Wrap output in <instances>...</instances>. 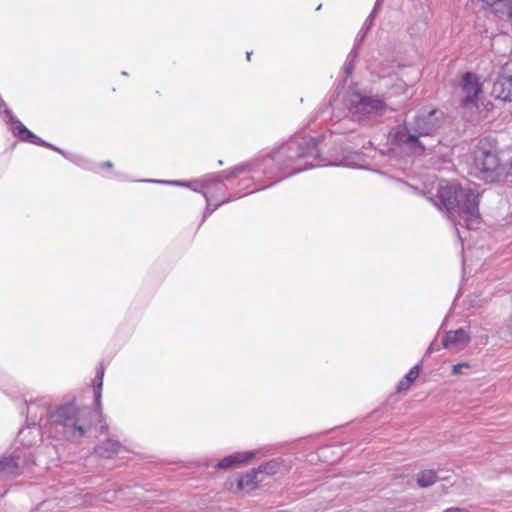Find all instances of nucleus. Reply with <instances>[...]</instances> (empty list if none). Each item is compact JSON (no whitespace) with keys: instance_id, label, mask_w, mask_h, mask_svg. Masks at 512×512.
I'll return each mask as SVG.
<instances>
[{"instance_id":"obj_1","label":"nucleus","mask_w":512,"mask_h":512,"mask_svg":"<svg viewBox=\"0 0 512 512\" xmlns=\"http://www.w3.org/2000/svg\"><path fill=\"white\" fill-rule=\"evenodd\" d=\"M442 116L443 113L437 109L419 112L396 132L397 143L413 155L431 153L440 143L433 136L441 128Z\"/></svg>"},{"instance_id":"obj_2","label":"nucleus","mask_w":512,"mask_h":512,"mask_svg":"<svg viewBox=\"0 0 512 512\" xmlns=\"http://www.w3.org/2000/svg\"><path fill=\"white\" fill-rule=\"evenodd\" d=\"M480 193L470 187L459 184L441 186L438 189L435 205L445 209L449 218L464 220L468 229H474L480 223Z\"/></svg>"},{"instance_id":"obj_3","label":"nucleus","mask_w":512,"mask_h":512,"mask_svg":"<svg viewBox=\"0 0 512 512\" xmlns=\"http://www.w3.org/2000/svg\"><path fill=\"white\" fill-rule=\"evenodd\" d=\"M272 160L279 170L293 175L315 166L330 165L320 156L317 141L312 137H294L277 149Z\"/></svg>"},{"instance_id":"obj_4","label":"nucleus","mask_w":512,"mask_h":512,"mask_svg":"<svg viewBox=\"0 0 512 512\" xmlns=\"http://www.w3.org/2000/svg\"><path fill=\"white\" fill-rule=\"evenodd\" d=\"M472 173L485 182H495L502 175L497 142L491 137L478 141L473 150Z\"/></svg>"},{"instance_id":"obj_5","label":"nucleus","mask_w":512,"mask_h":512,"mask_svg":"<svg viewBox=\"0 0 512 512\" xmlns=\"http://www.w3.org/2000/svg\"><path fill=\"white\" fill-rule=\"evenodd\" d=\"M90 414L87 408H78L73 403L61 405L56 411L50 413L49 422L55 427H62L64 432L82 437L85 434L87 416Z\"/></svg>"},{"instance_id":"obj_6","label":"nucleus","mask_w":512,"mask_h":512,"mask_svg":"<svg viewBox=\"0 0 512 512\" xmlns=\"http://www.w3.org/2000/svg\"><path fill=\"white\" fill-rule=\"evenodd\" d=\"M250 164L245 163L226 171H221L219 173L210 175L205 178L202 182H180V181H158L159 183L178 185V186H187L196 192H202L207 202H209V197L207 192H203V189H208L217 184L222 183L224 180L229 179L231 177H235L243 172L249 170Z\"/></svg>"},{"instance_id":"obj_7","label":"nucleus","mask_w":512,"mask_h":512,"mask_svg":"<svg viewBox=\"0 0 512 512\" xmlns=\"http://www.w3.org/2000/svg\"><path fill=\"white\" fill-rule=\"evenodd\" d=\"M0 107H4V114L7 118V121L12 124V133L15 137L19 138L21 141L29 142L38 146L48 147L62 155H65L61 149L45 142L33 132H31L20 120H18L13 115L12 111L6 106L2 98H0Z\"/></svg>"},{"instance_id":"obj_8","label":"nucleus","mask_w":512,"mask_h":512,"mask_svg":"<svg viewBox=\"0 0 512 512\" xmlns=\"http://www.w3.org/2000/svg\"><path fill=\"white\" fill-rule=\"evenodd\" d=\"M461 89L465 96L461 99L463 107L477 106L478 96L482 93L480 78L472 73L466 72L461 79Z\"/></svg>"},{"instance_id":"obj_9","label":"nucleus","mask_w":512,"mask_h":512,"mask_svg":"<svg viewBox=\"0 0 512 512\" xmlns=\"http://www.w3.org/2000/svg\"><path fill=\"white\" fill-rule=\"evenodd\" d=\"M359 101L353 106V116L358 121L382 114L386 109L384 101L378 98L358 96Z\"/></svg>"},{"instance_id":"obj_10","label":"nucleus","mask_w":512,"mask_h":512,"mask_svg":"<svg viewBox=\"0 0 512 512\" xmlns=\"http://www.w3.org/2000/svg\"><path fill=\"white\" fill-rule=\"evenodd\" d=\"M470 341L468 332L459 328L454 331H448L442 341V345L445 349L452 351L462 350Z\"/></svg>"},{"instance_id":"obj_11","label":"nucleus","mask_w":512,"mask_h":512,"mask_svg":"<svg viewBox=\"0 0 512 512\" xmlns=\"http://www.w3.org/2000/svg\"><path fill=\"white\" fill-rule=\"evenodd\" d=\"M24 460L20 454H13L0 461V475L18 476L23 472Z\"/></svg>"},{"instance_id":"obj_12","label":"nucleus","mask_w":512,"mask_h":512,"mask_svg":"<svg viewBox=\"0 0 512 512\" xmlns=\"http://www.w3.org/2000/svg\"><path fill=\"white\" fill-rule=\"evenodd\" d=\"M492 94L503 101H512V76L499 77L493 85Z\"/></svg>"},{"instance_id":"obj_13","label":"nucleus","mask_w":512,"mask_h":512,"mask_svg":"<svg viewBox=\"0 0 512 512\" xmlns=\"http://www.w3.org/2000/svg\"><path fill=\"white\" fill-rule=\"evenodd\" d=\"M258 470L251 469L245 474L239 475L236 478L237 490L252 491L258 487L259 481L257 480Z\"/></svg>"},{"instance_id":"obj_14","label":"nucleus","mask_w":512,"mask_h":512,"mask_svg":"<svg viewBox=\"0 0 512 512\" xmlns=\"http://www.w3.org/2000/svg\"><path fill=\"white\" fill-rule=\"evenodd\" d=\"M254 457L253 452L235 453L223 458L216 464L219 469H227L240 464L246 463Z\"/></svg>"},{"instance_id":"obj_15","label":"nucleus","mask_w":512,"mask_h":512,"mask_svg":"<svg viewBox=\"0 0 512 512\" xmlns=\"http://www.w3.org/2000/svg\"><path fill=\"white\" fill-rule=\"evenodd\" d=\"M27 411L30 415V419L33 426H36L37 423H39L44 417H47L49 419L50 413L48 412V403H40L37 402H31L30 404H27Z\"/></svg>"},{"instance_id":"obj_16","label":"nucleus","mask_w":512,"mask_h":512,"mask_svg":"<svg viewBox=\"0 0 512 512\" xmlns=\"http://www.w3.org/2000/svg\"><path fill=\"white\" fill-rule=\"evenodd\" d=\"M121 447L122 446L118 441L107 439L96 448V453L100 457L111 458L114 454L119 452Z\"/></svg>"},{"instance_id":"obj_17","label":"nucleus","mask_w":512,"mask_h":512,"mask_svg":"<svg viewBox=\"0 0 512 512\" xmlns=\"http://www.w3.org/2000/svg\"><path fill=\"white\" fill-rule=\"evenodd\" d=\"M491 12L499 19H509L512 21V0H497Z\"/></svg>"},{"instance_id":"obj_18","label":"nucleus","mask_w":512,"mask_h":512,"mask_svg":"<svg viewBox=\"0 0 512 512\" xmlns=\"http://www.w3.org/2000/svg\"><path fill=\"white\" fill-rule=\"evenodd\" d=\"M420 364L413 366L409 372L400 380L397 386V392L403 393L409 390L411 384L419 377Z\"/></svg>"},{"instance_id":"obj_19","label":"nucleus","mask_w":512,"mask_h":512,"mask_svg":"<svg viewBox=\"0 0 512 512\" xmlns=\"http://www.w3.org/2000/svg\"><path fill=\"white\" fill-rule=\"evenodd\" d=\"M38 435L39 431L35 426L33 428L28 426L19 431L18 439L23 445L32 446L35 444Z\"/></svg>"},{"instance_id":"obj_20","label":"nucleus","mask_w":512,"mask_h":512,"mask_svg":"<svg viewBox=\"0 0 512 512\" xmlns=\"http://www.w3.org/2000/svg\"><path fill=\"white\" fill-rule=\"evenodd\" d=\"M437 473L434 470H423L417 476V484L421 488H427L438 480Z\"/></svg>"},{"instance_id":"obj_21","label":"nucleus","mask_w":512,"mask_h":512,"mask_svg":"<svg viewBox=\"0 0 512 512\" xmlns=\"http://www.w3.org/2000/svg\"><path fill=\"white\" fill-rule=\"evenodd\" d=\"M103 376H104V368L100 366L96 372V380L97 383L94 385V397L97 409H101V395H102V385H103Z\"/></svg>"},{"instance_id":"obj_22","label":"nucleus","mask_w":512,"mask_h":512,"mask_svg":"<svg viewBox=\"0 0 512 512\" xmlns=\"http://www.w3.org/2000/svg\"><path fill=\"white\" fill-rule=\"evenodd\" d=\"M255 469L258 470V474L265 473L266 475H274L279 469V463L275 460H272L261 464L258 468Z\"/></svg>"},{"instance_id":"obj_23","label":"nucleus","mask_w":512,"mask_h":512,"mask_svg":"<svg viewBox=\"0 0 512 512\" xmlns=\"http://www.w3.org/2000/svg\"><path fill=\"white\" fill-rule=\"evenodd\" d=\"M358 54V44H355L350 53L348 54L346 61H351L354 63L358 57Z\"/></svg>"},{"instance_id":"obj_24","label":"nucleus","mask_w":512,"mask_h":512,"mask_svg":"<svg viewBox=\"0 0 512 512\" xmlns=\"http://www.w3.org/2000/svg\"><path fill=\"white\" fill-rule=\"evenodd\" d=\"M229 200H223L221 203L215 205V206H212L210 203L207 204V207L205 209V213H204V217H206L207 215L211 214L213 211H215L217 209L218 206H220L221 204L223 203H226L228 202Z\"/></svg>"},{"instance_id":"obj_25","label":"nucleus","mask_w":512,"mask_h":512,"mask_svg":"<svg viewBox=\"0 0 512 512\" xmlns=\"http://www.w3.org/2000/svg\"><path fill=\"white\" fill-rule=\"evenodd\" d=\"M464 368H469V365L467 363H459V364H456V365L453 366L452 372L455 375L461 374L462 373V369H464Z\"/></svg>"},{"instance_id":"obj_26","label":"nucleus","mask_w":512,"mask_h":512,"mask_svg":"<svg viewBox=\"0 0 512 512\" xmlns=\"http://www.w3.org/2000/svg\"><path fill=\"white\" fill-rule=\"evenodd\" d=\"M354 70V63L351 61H346L344 64V72L349 76L352 74Z\"/></svg>"},{"instance_id":"obj_27","label":"nucleus","mask_w":512,"mask_h":512,"mask_svg":"<svg viewBox=\"0 0 512 512\" xmlns=\"http://www.w3.org/2000/svg\"><path fill=\"white\" fill-rule=\"evenodd\" d=\"M484 7L487 8V9H492L493 6L495 5V3L497 2V0H480Z\"/></svg>"},{"instance_id":"obj_28","label":"nucleus","mask_w":512,"mask_h":512,"mask_svg":"<svg viewBox=\"0 0 512 512\" xmlns=\"http://www.w3.org/2000/svg\"><path fill=\"white\" fill-rule=\"evenodd\" d=\"M373 15H374V11H372V13L369 15V17L367 18V20L365 21V23L363 25V28H365L366 31L369 29V27L371 25L370 19L373 17Z\"/></svg>"},{"instance_id":"obj_29","label":"nucleus","mask_w":512,"mask_h":512,"mask_svg":"<svg viewBox=\"0 0 512 512\" xmlns=\"http://www.w3.org/2000/svg\"><path fill=\"white\" fill-rule=\"evenodd\" d=\"M444 512H464V510H462L460 508H456V507H451V508L446 509Z\"/></svg>"},{"instance_id":"obj_30","label":"nucleus","mask_w":512,"mask_h":512,"mask_svg":"<svg viewBox=\"0 0 512 512\" xmlns=\"http://www.w3.org/2000/svg\"><path fill=\"white\" fill-rule=\"evenodd\" d=\"M364 34H365V32H363V34H360V33H359V34L357 35L356 41L361 42V41L363 40V38H364Z\"/></svg>"},{"instance_id":"obj_31","label":"nucleus","mask_w":512,"mask_h":512,"mask_svg":"<svg viewBox=\"0 0 512 512\" xmlns=\"http://www.w3.org/2000/svg\"><path fill=\"white\" fill-rule=\"evenodd\" d=\"M103 166L111 168L113 166V164L110 161H106V162L103 163Z\"/></svg>"},{"instance_id":"obj_32","label":"nucleus","mask_w":512,"mask_h":512,"mask_svg":"<svg viewBox=\"0 0 512 512\" xmlns=\"http://www.w3.org/2000/svg\"><path fill=\"white\" fill-rule=\"evenodd\" d=\"M108 426L106 424L101 426V432H107Z\"/></svg>"},{"instance_id":"obj_33","label":"nucleus","mask_w":512,"mask_h":512,"mask_svg":"<svg viewBox=\"0 0 512 512\" xmlns=\"http://www.w3.org/2000/svg\"><path fill=\"white\" fill-rule=\"evenodd\" d=\"M251 55H252V52H247V53H246L247 60H250Z\"/></svg>"}]
</instances>
